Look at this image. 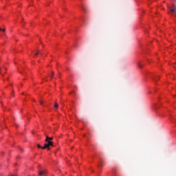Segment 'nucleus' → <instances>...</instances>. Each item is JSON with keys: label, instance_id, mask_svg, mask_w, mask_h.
I'll return each instance as SVG.
<instances>
[{"label": "nucleus", "instance_id": "nucleus-1", "mask_svg": "<svg viewBox=\"0 0 176 176\" xmlns=\"http://www.w3.org/2000/svg\"><path fill=\"white\" fill-rule=\"evenodd\" d=\"M45 144L44 146L42 147V149H47V151H50V146H54L53 142L48 140L47 142L45 141Z\"/></svg>", "mask_w": 176, "mask_h": 176}, {"label": "nucleus", "instance_id": "nucleus-2", "mask_svg": "<svg viewBox=\"0 0 176 176\" xmlns=\"http://www.w3.org/2000/svg\"><path fill=\"white\" fill-rule=\"evenodd\" d=\"M170 12H171L172 14L175 15L176 13V6H173L172 8H170Z\"/></svg>", "mask_w": 176, "mask_h": 176}, {"label": "nucleus", "instance_id": "nucleus-3", "mask_svg": "<svg viewBox=\"0 0 176 176\" xmlns=\"http://www.w3.org/2000/svg\"><path fill=\"white\" fill-rule=\"evenodd\" d=\"M38 175H46V170H39Z\"/></svg>", "mask_w": 176, "mask_h": 176}, {"label": "nucleus", "instance_id": "nucleus-4", "mask_svg": "<svg viewBox=\"0 0 176 176\" xmlns=\"http://www.w3.org/2000/svg\"><path fill=\"white\" fill-rule=\"evenodd\" d=\"M53 140V138H50L48 135H46V139H45V142L47 141H52Z\"/></svg>", "mask_w": 176, "mask_h": 176}, {"label": "nucleus", "instance_id": "nucleus-5", "mask_svg": "<svg viewBox=\"0 0 176 176\" xmlns=\"http://www.w3.org/2000/svg\"><path fill=\"white\" fill-rule=\"evenodd\" d=\"M48 76H50V78L52 79L53 78V76H54V72H52L51 73H50L48 74Z\"/></svg>", "mask_w": 176, "mask_h": 176}, {"label": "nucleus", "instance_id": "nucleus-6", "mask_svg": "<svg viewBox=\"0 0 176 176\" xmlns=\"http://www.w3.org/2000/svg\"><path fill=\"white\" fill-rule=\"evenodd\" d=\"M54 107L55 109H58V104L57 102H55Z\"/></svg>", "mask_w": 176, "mask_h": 176}, {"label": "nucleus", "instance_id": "nucleus-7", "mask_svg": "<svg viewBox=\"0 0 176 176\" xmlns=\"http://www.w3.org/2000/svg\"><path fill=\"white\" fill-rule=\"evenodd\" d=\"M103 164H104V161L100 160V162H99L100 167L102 166Z\"/></svg>", "mask_w": 176, "mask_h": 176}, {"label": "nucleus", "instance_id": "nucleus-8", "mask_svg": "<svg viewBox=\"0 0 176 176\" xmlns=\"http://www.w3.org/2000/svg\"><path fill=\"white\" fill-rule=\"evenodd\" d=\"M38 54H41V56H42V54H43V53L39 51H37V52L35 54V56H38Z\"/></svg>", "mask_w": 176, "mask_h": 176}, {"label": "nucleus", "instance_id": "nucleus-9", "mask_svg": "<svg viewBox=\"0 0 176 176\" xmlns=\"http://www.w3.org/2000/svg\"><path fill=\"white\" fill-rule=\"evenodd\" d=\"M37 146H38V148H41V149H42V148H43V147H42V146H41V144H37Z\"/></svg>", "mask_w": 176, "mask_h": 176}, {"label": "nucleus", "instance_id": "nucleus-10", "mask_svg": "<svg viewBox=\"0 0 176 176\" xmlns=\"http://www.w3.org/2000/svg\"><path fill=\"white\" fill-rule=\"evenodd\" d=\"M138 65L139 68H142V65L141 64L138 63Z\"/></svg>", "mask_w": 176, "mask_h": 176}, {"label": "nucleus", "instance_id": "nucleus-11", "mask_svg": "<svg viewBox=\"0 0 176 176\" xmlns=\"http://www.w3.org/2000/svg\"><path fill=\"white\" fill-rule=\"evenodd\" d=\"M157 79H158V77L154 78V80H155V82H157Z\"/></svg>", "mask_w": 176, "mask_h": 176}, {"label": "nucleus", "instance_id": "nucleus-12", "mask_svg": "<svg viewBox=\"0 0 176 176\" xmlns=\"http://www.w3.org/2000/svg\"><path fill=\"white\" fill-rule=\"evenodd\" d=\"M40 104L42 105L43 104V102L40 101Z\"/></svg>", "mask_w": 176, "mask_h": 176}, {"label": "nucleus", "instance_id": "nucleus-13", "mask_svg": "<svg viewBox=\"0 0 176 176\" xmlns=\"http://www.w3.org/2000/svg\"><path fill=\"white\" fill-rule=\"evenodd\" d=\"M5 31H6L5 29H3V30H2V32H5Z\"/></svg>", "mask_w": 176, "mask_h": 176}, {"label": "nucleus", "instance_id": "nucleus-14", "mask_svg": "<svg viewBox=\"0 0 176 176\" xmlns=\"http://www.w3.org/2000/svg\"><path fill=\"white\" fill-rule=\"evenodd\" d=\"M2 68H5V69H6V67H5V66H3V67H2Z\"/></svg>", "mask_w": 176, "mask_h": 176}, {"label": "nucleus", "instance_id": "nucleus-15", "mask_svg": "<svg viewBox=\"0 0 176 176\" xmlns=\"http://www.w3.org/2000/svg\"><path fill=\"white\" fill-rule=\"evenodd\" d=\"M82 9H83V10H85V11L86 10H85V8H82Z\"/></svg>", "mask_w": 176, "mask_h": 176}, {"label": "nucleus", "instance_id": "nucleus-16", "mask_svg": "<svg viewBox=\"0 0 176 176\" xmlns=\"http://www.w3.org/2000/svg\"><path fill=\"white\" fill-rule=\"evenodd\" d=\"M0 31H2V29L0 28Z\"/></svg>", "mask_w": 176, "mask_h": 176}, {"label": "nucleus", "instance_id": "nucleus-17", "mask_svg": "<svg viewBox=\"0 0 176 176\" xmlns=\"http://www.w3.org/2000/svg\"><path fill=\"white\" fill-rule=\"evenodd\" d=\"M3 35H4V36H6V34H3Z\"/></svg>", "mask_w": 176, "mask_h": 176}]
</instances>
